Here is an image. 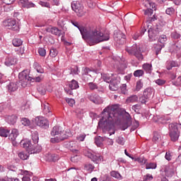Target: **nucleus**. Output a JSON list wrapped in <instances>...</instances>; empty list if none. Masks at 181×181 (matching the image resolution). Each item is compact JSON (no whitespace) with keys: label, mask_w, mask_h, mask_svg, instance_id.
<instances>
[{"label":"nucleus","mask_w":181,"mask_h":181,"mask_svg":"<svg viewBox=\"0 0 181 181\" xmlns=\"http://www.w3.org/2000/svg\"><path fill=\"white\" fill-rule=\"evenodd\" d=\"M72 25L75 28H78L79 32L82 35L84 40H87L90 43H101V42H105L110 40L109 33H103L100 30L97 28L87 29L83 26H81L77 21H71Z\"/></svg>","instance_id":"1"},{"label":"nucleus","mask_w":181,"mask_h":181,"mask_svg":"<svg viewBox=\"0 0 181 181\" xmlns=\"http://www.w3.org/2000/svg\"><path fill=\"white\" fill-rule=\"evenodd\" d=\"M117 110H118V105H113L107 106L102 112V118L98 122V127L103 129V132L105 131L110 132L114 128L113 122L117 115Z\"/></svg>","instance_id":"2"},{"label":"nucleus","mask_w":181,"mask_h":181,"mask_svg":"<svg viewBox=\"0 0 181 181\" xmlns=\"http://www.w3.org/2000/svg\"><path fill=\"white\" fill-rule=\"evenodd\" d=\"M51 135L52 136H56L57 135L56 137L50 139L52 144H59V142H62V141H64V139H67V138H69V136L66 135V133H64V130L59 126H55L52 128Z\"/></svg>","instance_id":"3"},{"label":"nucleus","mask_w":181,"mask_h":181,"mask_svg":"<svg viewBox=\"0 0 181 181\" xmlns=\"http://www.w3.org/2000/svg\"><path fill=\"white\" fill-rule=\"evenodd\" d=\"M169 135L172 142H176L180 136L181 124L178 123H171L169 124Z\"/></svg>","instance_id":"4"},{"label":"nucleus","mask_w":181,"mask_h":181,"mask_svg":"<svg viewBox=\"0 0 181 181\" xmlns=\"http://www.w3.org/2000/svg\"><path fill=\"white\" fill-rule=\"evenodd\" d=\"M125 50L129 54L135 56L139 62L144 60V55L141 52V47L139 45L134 44L132 47H126Z\"/></svg>","instance_id":"5"},{"label":"nucleus","mask_w":181,"mask_h":181,"mask_svg":"<svg viewBox=\"0 0 181 181\" xmlns=\"http://www.w3.org/2000/svg\"><path fill=\"white\" fill-rule=\"evenodd\" d=\"M83 152V155L87 158H89V159H90L94 163L98 164L100 162H103L104 160L103 156L93 153L91 150L84 149Z\"/></svg>","instance_id":"6"},{"label":"nucleus","mask_w":181,"mask_h":181,"mask_svg":"<svg viewBox=\"0 0 181 181\" xmlns=\"http://www.w3.org/2000/svg\"><path fill=\"white\" fill-rule=\"evenodd\" d=\"M18 78L22 87L25 88L28 86V83L32 80V76H29V71L28 70H24L19 73Z\"/></svg>","instance_id":"7"},{"label":"nucleus","mask_w":181,"mask_h":181,"mask_svg":"<svg viewBox=\"0 0 181 181\" xmlns=\"http://www.w3.org/2000/svg\"><path fill=\"white\" fill-rule=\"evenodd\" d=\"M72 10L76 12L78 16H84L86 15V11H84V6L80 4L78 1H73L71 3Z\"/></svg>","instance_id":"8"},{"label":"nucleus","mask_w":181,"mask_h":181,"mask_svg":"<svg viewBox=\"0 0 181 181\" xmlns=\"http://www.w3.org/2000/svg\"><path fill=\"white\" fill-rule=\"evenodd\" d=\"M4 26L5 28H7V29H11V30H14L16 32L17 30H19V25L16 23V20L13 18H10L5 20L3 22Z\"/></svg>","instance_id":"9"},{"label":"nucleus","mask_w":181,"mask_h":181,"mask_svg":"<svg viewBox=\"0 0 181 181\" xmlns=\"http://www.w3.org/2000/svg\"><path fill=\"white\" fill-rule=\"evenodd\" d=\"M163 171L167 177H172L176 172V166L173 163H169L163 166Z\"/></svg>","instance_id":"10"},{"label":"nucleus","mask_w":181,"mask_h":181,"mask_svg":"<svg viewBox=\"0 0 181 181\" xmlns=\"http://www.w3.org/2000/svg\"><path fill=\"white\" fill-rule=\"evenodd\" d=\"M113 38L117 45H124L125 42V35L121 31H115Z\"/></svg>","instance_id":"11"},{"label":"nucleus","mask_w":181,"mask_h":181,"mask_svg":"<svg viewBox=\"0 0 181 181\" xmlns=\"http://www.w3.org/2000/svg\"><path fill=\"white\" fill-rule=\"evenodd\" d=\"M35 124L41 128H49V120L42 116L35 117Z\"/></svg>","instance_id":"12"},{"label":"nucleus","mask_w":181,"mask_h":181,"mask_svg":"<svg viewBox=\"0 0 181 181\" xmlns=\"http://www.w3.org/2000/svg\"><path fill=\"white\" fill-rule=\"evenodd\" d=\"M148 38L150 42H155L159 37V30L156 28H149L148 30Z\"/></svg>","instance_id":"13"},{"label":"nucleus","mask_w":181,"mask_h":181,"mask_svg":"<svg viewBox=\"0 0 181 181\" xmlns=\"http://www.w3.org/2000/svg\"><path fill=\"white\" fill-rule=\"evenodd\" d=\"M68 148L74 153H80V147L78 146V143L76 141H70L68 144Z\"/></svg>","instance_id":"14"},{"label":"nucleus","mask_w":181,"mask_h":181,"mask_svg":"<svg viewBox=\"0 0 181 181\" xmlns=\"http://www.w3.org/2000/svg\"><path fill=\"white\" fill-rule=\"evenodd\" d=\"M18 88H19V83L18 82H10L6 86V90H8V93H9L10 94H12V93L18 91Z\"/></svg>","instance_id":"15"},{"label":"nucleus","mask_w":181,"mask_h":181,"mask_svg":"<svg viewBox=\"0 0 181 181\" xmlns=\"http://www.w3.org/2000/svg\"><path fill=\"white\" fill-rule=\"evenodd\" d=\"M88 99H89L91 103H93V104H103V99L100 95L97 94L92 93L90 95H88Z\"/></svg>","instance_id":"16"},{"label":"nucleus","mask_w":181,"mask_h":181,"mask_svg":"<svg viewBox=\"0 0 181 181\" xmlns=\"http://www.w3.org/2000/svg\"><path fill=\"white\" fill-rule=\"evenodd\" d=\"M21 145L23 146L26 151L32 152V151H35V146L32 144L30 140H21Z\"/></svg>","instance_id":"17"},{"label":"nucleus","mask_w":181,"mask_h":181,"mask_svg":"<svg viewBox=\"0 0 181 181\" xmlns=\"http://www.w3.org/2000/svg\"><path fill=\"white\" fill-rule=\"evenodd\" d=\"M16 63H18V59L13 56H7L4 61V64L5 66H7V67L14 66V64H16Z\"/></svg>","instance_id":"18"},{"label":"nucleus","mask_w":181,"mask_h":181,"mask_svg":"<svg viewBox=\"0 0 181 181\" xmlns=\"http://www.w3.org/2000/svg\"><path fill=\"white\" fill-rule=\"evenodd\" d=\"M46 32L48 33H52V35H54L55 36L60 37L62 36V30L56 27L49 26L45 29Z\"/></svg>","instance_id":"19"},{"label":"nucleus","mask_w":181,"mask_h":181,"mask_svg":"<svg viewBox=\"0 0 181 181\" xmlns=\"http://www.w3.org/2000/svg\"><path fill=\"white\" fill-rule=\"evenodd\" d=\"M18 4L23 8H26L27 9H29V8H35L36 6L33 2L29 0H20Z\"/></svg>","instance_id":"20"},{"label":"nucleus","mask_w":181,"mask_h":181,"mask_svg":"<svg viewBox=\"0 0 181 181\" xmlns=\"http://www.w3.org/2000/svg\"><path fill=\"white\" fill-rule=\"evenodd\" d=\"M127 120L121 126V130L125 131V129H128L129 127H131L132 125V119H131V115L129 113L127 112Z\"/></svg>","instance_id":"21"},{"label":"nucleus","mask_w":181,"mask_h":181,"mask_svg":"<svg viewBox=\"0 0 181 181\" xmlns=\"http://www.w3.org/2000/svg\"><path fill=\"white\" fill-rule=\"evenodd\" d=\"M154 94L155 89L151 87L146 88L143 92V95L146 96L147 98H149L150 100L151 97H153Z\"/></svg>","instance_id":"22"},{"label":"nucleus","mask_w":181,"mask_h":181,"mask_svg":"<svg viewBox=\"0 0 181 181\" xmlns=\"http://www.w3.org/2000/svg\"><path fill=\"white\" fill-rule=\"evenodd\" d=\"M141 2L144 8H152V9L156 11V4L153 3L151 0H141Z\"/></svg>","instance_id":"23"},{"label":"nucleus","mask_w":181,"mask_h":181,"mask_svg":"<svg viewBox=\"0 0 181 181\" xmlns=\"http://www.w3.org/2000/svg\"><path fill=\"white\" fill-rule=\"evenodd\" d=\"M103 78L104 81H105L106 83H111L117 78L115 77V75H114V74H104L103 76Z\"/></svg>","instance_id":"24"},{"label":"nucleus","mask_w":181,"mask_h":181,"mask_svg":"<svg viewBox=\"0 0 181 181\" xmlns=\"http://www.w3.org/2000/svg\"><path fill=\"white\" fill-rule=\"evenodd\" d=\"M9 134H11V129H6V127H0V136L8 138Z\"/></svg>","instance_id":"25"},{"label":"nucleus","mask_w":181,"mask_h":181,"mask_svg":"<svg viewBox=\"0 0 181 181\" xmlns=\"http://www.w3.org/2000/svg\"><path fill=\"white\" fill-rule=\"evenodd\" d=\"M8 135V139H10V141H16L19 135V132L16 129H13L11 133Z\"/></svg>","instance_id":"26"},{"label":"nucleus","mask_w":181,"mask_h":181,"mask_svg":"<svg viewBox=\"0 0 181 181\" xmlns=\"http://www.w3.org/2000/svg\"><path fill=\"white\" fill-rule=\"evenodd\" d=\"M119 86H118V83H117V78L112 81L109 85V88L111 91H117Z\"/></svg>","instance_id":"27"},{"label":"nucleus","mask_w":181,"mask_h":181,"mask_svg":"<svg viewBox=\"0 0 181 181\" xmlns=\"http://www.w3.org/2000/svg\"><path fill=\"white\" fill-rule=\"evenodd\" d=\"M3 2L4 4H6V6H4L5 11H6V12H8V11H12V9H13V8L9 6V5H12V4L15 2V0H4Z\"/></svg>","instance_id":"28"},{"label":"nucleus","mask_w":181,"mask_h":181,"mask_svg":"<svg viewBox=\"0 0 181 181\" xmlns=\"http://www.w3.org/2000/svg\"><path fill=\"white\" fill-rule=\"evenodd\" d=\"M23 175H25V176H23L22 178L23 181H30V176H33V173L32 172L25 170L23 172Z\"/></svg>","instance_id":"29"},{"label":"nucleus","mask_w":181,"mask_h":181,"mask_svg":"<svg viewBox=\"0 0 181 181\" xmlns=\"http://www.w3.org/2000/svg\"><path fill=\"white\" fill-rule=\"evenodd\" d=\"M69 87L71 90H77L78 88V82L76 80H72L69 83Z\"/></svg>","instance_id":"30"},{"label":"nucleus","mask_w":181,"mask_h":181,"mask_svg":"<svg viewBox=\"0 0 181 181\" xmlns=\"http://www.w3.org/2000/svg\"><path fill=\"white\" fill-rule=\"evenodd\" d=\"M138 101V96L136 95H132L126 99L127 104H131V103H136Z\"/></svg>","instance_id":"31"},{"label":"nucleus","mask_w":181,"mask_h":181,"mask_svg":"<svg viewBox=\"0 0 181 181\" xmlns=\"http://www.w3.org/2000/svg\"><path fill=\"white\" fill-rule=\"evenodd\" d=\"M163 47H165V45L163 44L159 43V42L154 45L156 54L157 56L158 54H159V52H160V50H162V49H163Z\"/></svg>","instance_id":"32"},{"label":"nucleus","mask_w":181,"mask_h":181,"mask_svg":"<svg viewBox=\"0 0 181 181\" xmlns=\"http://www.w3.org/2000/svg\"><path fill=\"white\" fill-rule=\"evenodd\" d=\"M94 165L91 163H86L84 164V170L88 172L89 173H91L95 169Z\"/></svg>","instance_id":"33"},{"label":"nucleus","mask_w":181,"mask_h":181,"mask_svg":"<svg viewBox=\"0 0 181 181\" xmlns=\"http://www.w3.org/2000/svg\"><path fill=\"white\" fill-rule=\"evenodd\" d=\"M31 136H32V139L34 145H36V144L39 142V133H37V131L33 132Z\"/></svg>","instance_id":"34"},{"label":"nucleus","mask_w":181,"mask_h":181,"mask_svg":"<svg viewBox=\"0 0 181 181\" xmlns=\"http://www.w3.org/2000/svg\"><path fill=\"white\" fill-rule=\"evenodd\" d=\"M177 64L175 61H168L166 62V69L167 70H172L173 67H176Z\"/></svg>","instance_id":"35"},{"label":"nucleus","mask_w":181,"mask_h":181,"mask_svg":"<svg viewBox=\"0 0 181 181\" xmlns=\"http://www.w3.org/2000/svg\"><path fill=\"white\" fill-rule=\"evenodd\" d=\"M37 90L40 95H45L46 94V87H45V85H39Z\"/></svg>","instance_id":"36"},{"label":"nucleus","mask_w":181,"mask_h":181,"mask_svg":"<svg viewBox=\"0 0 181 181\" xmlns=\"http://www.w3.org/2000/svg\"><path fill=\"white\" fill-rule=\"evenodd\" d=\"M33 66H34V69H35V70L37 71V73H40V74L45 73V69H43V68H42V66H40V64H39V63L35 62Z\"/></svg>","instance_id":"37"},{"label":"nucleus","mask_w":181,"mask_h":181,"mask_svg":"<svg viewBox=\"0 0 181 181\" xmlns=\"http://www.w3.org/2000/svg\"><path fill=\"white\" fill-rule=\"evenodd\" d=\"M13 45L16 47H19V46H22V43H23V41L19 38H14L12 41Z\"/></svg>","instance_id":"38"},{"label":"nucleus","mask_w":181,"mask_h":181,"mask_svg":"<svg viewBox=\"0 0 181 181\" xmlns=\"http://www.w3.org/2000/svg\"><path fill=\"white\" fill-rule=\"evenodd\" d=\"M18 157L22 160H26L29 158V154L26 152L21 151L18 153Z\"/></svg>","instance_id":"39"},{"label":"nucleus","mask_w":181,"mask_h":181,"mask_svg":"<svg viewBox=\"0 0 181 181\" xmlns=\"http://www.w3.org/2000/svg\"><path fill=\"white\" fill-rule=\"evenodd\" d=\"M143 69L146 71V73H152V64H143Z\"/></svg>","instance_id":"40"},{"label":"nucleus","mask_w":181,"mask_h":181,"mask_svg":"<svg viewBox=\"0 0 181 181\" xmlns=\"http://www.w3.org/2000/svg\"><path fill=\"white\" fill-rule=\"evenodd\" d=\"M153 142L158 143L162 141V136L159 134L158 132H155L153 137Z\"/></svg>","instance_id":"41"},{"label":"nucleus","mask_w":181,"mask_h":181,"mask_svg":"<svg viewBox=\"0 0 181 181\" xmlns=\"http://www.w3.org/2000/svg\"><path fill=\"white\" fill-rule=\"evenodd\" d=\"M16 121H18V117L15 115H11L8 117V124H11L12 125H13V124L16 123Z\"/></svg>","instance_id":"42"},{"label":"nucleus","mask_w":181,"mask_h":181,"mask_svg":"<svg viewBox=\"0 0 181 181\" xmlns=\"http://www.w3.org/2000/svg\"><path fill=\"white\" fill-rule=\"evenodd\" d=\"M134 160H135V162H138L141 165H145V164H146V162H147L146 158H145L144 157H139L136 158H134Z\"/></svg>","instance_id":"43"},{"label":"nucleus","mask_w":181,"mask_h":181,"mask_svg":"<svg viewBox=\"0 0 181 181\" xmlns=\"http://www.w3.org/2000/svg\"><path fill=\"white\" fill-rule=\"evenodd\" d=\"M167 41H168V37L165 35H160L158 40V43H160L161 45H164V46H165V43H166Z\"/></svg>","instance_id":"44"},{"label":"nucleus","mask_w":181,"mask_h":181,"mask_svg":"<svg viewBox=\"0 0 181 181\" xmlns=\"http://www.w3.org/2000/svg\"><path fill=\"white\" fill-rule=\"evenodd\" d=\"M21 122L24 127H29L30 125V120L26 117L21 118Z\"/></svg>","instance_id":"45"},{"label":"nucleus","mask_w":181,"mask_h":181,"mask_svg":"<svg viewBox=\"0 0 181 181\" xmlns=\"http://www.w3.org/2000/svg\"><path fill=\"white\" fill-rule=\"evenodd\" d=\"M42 80H43V76L42 75H40L39 76L31 77L30 81L32 83H40Z\"/></svg>","instance_id":"46"},{"label":"nucleus","mask_w":181,"mask_h":181,"mask_svg":"<svg viewBox=\"0 0 181 181\" xmlns=\"http://www.w3.org/2000/svg\"><path fill=\"white\" fill-rule=\"evenodd\" d=\"M153 11H155V8H146V9L144 11V15L146 16H152Z\"/></svg>","instance_id":"47"},{"label":"nucleus","mask_w":181,"mask_h":181,"mask_svg":"<svg viewBox=\"0 0 181 181\" xmlns=\"http://www.w3.org/2000/svg\"><path fill=\"white\" fill-rule=\"evenodd\" d=\"M144 70L142 69H137L136 71H134L133 75L134 76V77H142V76H144Z\"/></svg>","instance_id":"48"},{"label":"nucleus","mask_w":181,"mask_h":181,"mask_svg":"<svg viewBox=\"0 0 181 181\" xmlns=\"http://www.w3.org/2000/svg\"><path fill=\"white\" fill-rule=\"evenodd\" d=\"M59 54V51L56 48H51L49 51L50 57H56Z\"/></svg>","instance_id":"49"},{"label":"nucleus","mask_w":181,"mask_h":181,"mask_svg":"<svg viewBox=\"0 0 181 181\" xmlns=\"http://www.w3.org/2000/svg\"><path fill=\"white\" fill-rule=\"evenodd\" d=\"M157 165L155 163H146V169H156Z\"/></svg>","instance_id":"50"},{"label":"nucleus","mask_w":181,"mask_h":181,"mask_svg":"<svg viewBox=\"0 0 181 181\" xmlns=\"http://www.w3.org/2000/svg\"><path fill=\"white\" fill-rule=\"evenodd\" d=\"M144 87V83H142L141 80H139L136 82V91H140L141 88H142Z\"/></svg>","instance_id":"51"},{"label":"nucleus","mask_w":181,"mask_h":181,"mask_svg":"<svg viewBox=\"0 0 181 181\" xmlns=\"http://www.w3.org/2000/svg\"><path fill=\"white\" fill-rule=\"evenodd\" d=\"M82 74H86V76H90L93 74V71L88 67L83 69Z\"/></svg>","instance_id":"52"},{"label":"nucleus","mask_w":181,"mask_h":181,"mask_svg":"<svg viewBox=\"0 0 181 181\" xmlns=\"http://www.w3.org/2000/svg\"><path fill=\"white\" fill-rule=\"evenodd\" d=\"M99 181H111V178L110 177V175L105 174L100 177Z\"/></svg>","instance_id":"53"},{"label":"nucleus","mask_w":181,"mask_h":181,"mask_svg":"<svg viewBox=\"0 0 181 181\" xmlns=\"http://www.w3.org/2000/svg\"><path fill=\"white\" fill-rule=\"evenodd\" d=\"M110 176H112V177H115V179H121V174L117 171L110 172Z\"/></svg>","instance_id":"54"},{"label":"nucleus","mask_w":181,"mask_h":181,"mask_svg":"<svg viewBox=\"0 0 181 181\" xmlns=\"http://www.w3.org/2000/svg\"><path fill=\"white\" fill-rule=\"evenodd\" d=\"M149 100L151 99L146 97L144 95L141 96L139 98L140 103H141V104H146L149 101Z\"/></svg>","instance_id":"55"},{"label":"nucleus","mask_w":181,"mask_h":181,"mask_svg":"<svg viewBox=\"0 0 181 181\" xmlns=\"http://www.w3.org/2000/svg\"><path fill=\"white\" fill-rule=\"evenodd\" d=\"M16 54H18V56H23L25 53V47H21L20 48H18L16 49Z\"/></svg>","instance_id":"56"},{"label":"nucleus","mask_w":181,"mask_h":181,"mask_svg":"<svg viewBox=\"0 0 181 181\" xmlns=\"http://www.w3.org/2000/svg\"><path fill=\"white\" fill-rule=\"evenodd\" d=\"M42 107L44 114H47L48 112H50V109H49V104H43L42 105Z\"/></svg>","instance_id":"57"},{"label":"nucleus","mask_w":181,"mask_h":181,"mask_svg":"<svg viewBox=\"0 0 181 181\" xmlns=\"http://www.w3.org/2000/svg\"><path fill=\"white\" fill-rule=\"evenodd\" d=\"M66 101L70 107H73L76 104V100L73 98H66Z\"/></svg>","instance_id":"58"},{"label":"nucleus","mask_w":181,"mask_h":181,"mask_svg":"<svg viewBox=\"0 0 181 181\" xmlns=\"http://www.w3.org/2000/svg\"><path fill=\"white\" fill-rule=\"evenodd\" d=\"M165 13H167V15H173V13H175V8H173V7H170V8H168L166 10H165Z\"/></svg>","instance_id":"59"},{"label":"nucleus","mask_w":181,"mask_h":181,"mask_svg":"<svg viewBox=\"0 0 181 181\" xmlns=\"http://www.w3.org/2000/svg\"><path fill=\"white\" fill-rule=\"evenodd\" d=\"M38 53L40 56L45 57V56H46V49L45 48H39Z\"/></svg>","instance_id":"60"},{"label":"nucleus","mask_w":181,"mask_h":181,"mask_svg":"<svg viewBox=\"0 0 181 181\" xmlns=\"http://www.w3.org/2000/svg\"><path fill=\"white\" fill-rule=\"evenodd\" d=\"M171 37H173V39H180V34L177 33V32L174 31L171 33Z\"/></svg>","instance_id":"61"},{"label":"nucleus","mask_w":181,"mask_h":181,"mask_svg":"<svg viewBox=\"0 0 181 181\" xmlns=\"http://www.w3.org/2000/svg\"><path fill=\"white\" fill-rule=\"evenodd\" d=\"M116 142H117L119 145H124L125 144V139H124V137L119 136L117 139Z\"/></svg>","instance_id":"62"},{"label":"nucleus","mask_w":181,"mask_h":181,"mask_svg":"<svg viewBox=\"0 0 181 181\" xmlns=\"http://www.w3.org/2000/svg\"><path fill=\"white\" fill-rule=\"evenodd\" d=\"M91 78H92L91 75L82 74V80H83V81H90Z\"/></svg>","instance_id":"63"},{"label":"nucleus","mask_w":181,"mask_h":181,"mask_svg":"<svg viewBox=\"0 0 181 181\" xmlns=\"http://www.w3.org/2000/svg\"><path fill=\"white\" fill-rule=\"evenodd\" d=\"M71 162H74V163H77L78 160H80V156L78 155H75L74 157L71 158Z\"/></svg>","instance_id":"64"}]
</instances>
